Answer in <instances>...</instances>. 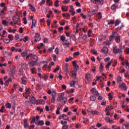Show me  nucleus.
I'll return each mask as SVG.
<instances>
[{
    "label": "nucleus",
    "instance_id": "57",
    "mask_svg": "<svg viewBox=\"0 0 129 129\" xmlns=\"http://www.w3.org/2000/svg\"><path fill=\"white\" fill-rule=\"evenodd\" d=\"M69 13H71V15L72 16H74V15H75V11H73V10H70L69 11Z\"/></svg>",
    "mask_w": 129,
    "mask_h": 129
},
{
    "label": "nucleus",
    "instance_id": "41",
    "mask_svg": "<svg viewBox=\"0 0 129 129\" xmlns=\"http://www.w3.org/2000/svg\"><path fill=\"white\" fill-rule=\"evenodd\" d=\"M98 39L100 41H101V40L104 39V36L101 35L98 37Z\"/></svg>",
    "mask_w": 129,
    "mask_h": 129
},
{
    "label": "nucleus",
    "instance_id": "5",
    "mask_svg": "<svg viewBox=\"0 0 129 129\" xmlns=\"http://www.w3.org/2000/svg\"><path fill=\"white\" fill-rule=\"evenodd\" d=\"M13 22L15 25H18L20 22V17L18 16H14L13 17Z\"/></svg>",
    "mask_w": 129,
    "mask_h": 129
},
{
    "label": "nucleus",
    "instance_id": "23",
    "mask_svg": "<svg viewBox=\"0 0 129 129\" xmlns=\"http://www.w3.org/2000/svg\"><path fill=\"white\" fill-rule=\"evenodd\" d=\"M21 80L22 81V84H23L24 85H26V84H27V78H22L21 79Z\"/></svg>",
    "mask_w": 129,
    "mask_h": 129
},
{
    "label": "nucleus",
    "instance_id": "19",
    "mask_svg": "<svg viewBox=\"0 0 129 129\" xmlns=\"http://www.w3.org/2000/svg\"><path fill=\"white\" fill-rule=\"evenodd\" d=\"M62 45L63 46H66V47H69L70 46V42L68 40H65L63 41Z\"/></svg>",
    "mask_w": 129,
    "mask_h": 129
},
{
    "label": "nucleus",
    "instance_id": "18",
    "mask_svg": "<svg viewBox=\"0 0 129 129\" xmlns=\"http://www.w3.org/2000/svg\"><path fill=\"white\" fill-rule=\"evenodd\" d=\"M11 81H12V78H9L8 80L5 82L4 85H5V86H9V84H10V82H11Z\"/></svg>",
    "mask_w": 129,
    "mask_h": 129
},
{
    "label": "nucleus",
    "instance_id": "16",
    "mask_svg": "<svg viewBox=\"0 0 129 129\" xmlns=\"http://www.w3.org/2000/svg\"><path fill=\"white\" fill-rule=\"evenodd\" d=\"M36 62H37V61L32 60L31 61L28 62V64H29V65H30V67H34V66H36V65H37L36 64Z\"/></svg>",
    "mask_w": 129,
    "mask_h": 129
},
{
    "label": "nucleus",
    "instance_id": "9",
    "mask_svg": "<svg viewBox=\"0 0 129 129\" xmlns=\"http://www.w3.org/2000/svg\"><path fill=\"white\" fill-rule=\"evenodd\" d=\"M19 65L21 66L22 68L23 69H24V70H28L29 67L27 63H23L22 62H20Z\"/></svg>",
    "mask_w": 129,
    "mask_h": 129
},
{
    "label": "nucleus",
    "instance_id": "62",
    "mask_svg": "<svg viewBox=\"0 0 129 129\" xmlns=\"http://www.w3.org/2000/svg\"><path fill=\"white\" fill-rule=\"evenodd\" d=\"M39 101L41 104H45V100H44L43 99H40V100H39Z\"/></svg>",
    "mask_w": 129,
    "mask_h": 129
},
{
    "label": "nucleus",
    "instance_id": "50",
    "mask_svg": "<svg viewBox=\"0 0 129 129\" xmlns=\"http://www.w3.org/2000/svg\"><path fill=\"white\" fill-rule=\"evenodd\" d=\"M35 121H36V118L35 117H32L31 123H34Z\"/></svg>",
    "mask_w": 129,
    "mask_h": 129
},
{
    "label": "nucleus",
    "instance_id": "38",
    "mask_svg": "<svg viewBox=\"0 0 129 129\" xmlns=\"http://www.w3.org/2000/svg\"><path fill=\"white\" fill-rule=\"evenodd\" d=\"M63 70L64 72H68V66L67 64L63 67Z\"/></svg>",
    "mask_w": 129,
    "mask_h": 129
},
{
    "label": "nucleus",
    "instance_id": "33",
    "mask_svg": "<svg viewBox=\"0 0 129 129\" xmlns=\"http://www.w3.org/2000/svg\"><path fill=\"white\" fill-rule=\"evenodd\" d=\"M2 24L4 26H9V24H8L9 23H8L6 20H3Z\"/></svg>",
    "mask_w": 129,
    "mask_h": 129
},
{
    "label": "nucleus",
    "instance_id": "34",
    "mask_svg": "<svg viewBox=\"0 0 129 129\" xmlns=\"http://www.w3.org/2000/svg\"><path fill=\"white\" fill-rule=\"evenodd\" d=\"M75 84H76V81H73L71 82V87H74L75 86Z\"/></svg>",
    "mask_w": 129,
    "mask_h": 129
},
{
    "label": "nucleus",
    "instance_id": "7",
    "mask_svg": "<svg viewBox=\"0 0 129 129\" xmlns=\"http://www.w3.org/2000/svg\"><path fill=\"white\" fill-rule=\"evenodd\" d=\"M120 52V49L119 48H117V46L116 45L114 46L113 47V52L114 54H118Z\"/></svg>",
    "mask_w": 129,
    "mask_h": 129
},
{
    "label": "nucleus",
    "instance_id": "36",
    "mask_svg": "<svg viewBox=\"0 0 129 129\" xmlns=\"http://www.w3.org/2000/svg\"><path fill=\"white\" fill-rule=\"evenodd\" d=\"M8 38L9 39V40L13 41L14 40V37H13L12 35L9 34L8 36Z\"/></svg>",
    "mask_w": 129,
    "mask_h": 129
},
{
    "label": "nucleus",
    "instance_id": "49",
    "mask_svg": "<svg viewBox=\"0 0 129 129\" xmlns=\"http://www.w3.org/2000/svg\"><path fill=\"white\" fill-rule=\"evenodd\" d=\"M60 123H61V124L62 125H67V121H63V120H62V121H60Z\"/></svg>",
    "mask_w": 129,
    "mask_h": 129
},
{
    "label": "nucleus",
    "instance_id": "45",
    "mask_svg": "<svg viewBox=\"0 0 129 129\" xmlns=\"http://www.w3.org/2000/svg\"><path fill=\"white\" fill-rule=\"evenodd\" d=\"M90 99L92 101H94L96 100V97L94 96H92L90 97Z\"/></svg>",
    "mask_w": 129,
    "mask_h": 129
},
{
    "label": "nucleus",
    "instance_id": "22",
    "mask_svg": "<svg viewBox=\"0 0 129 129\" xmlns=\"http://www.w3.org/2000/svg\"><path fill=\"white\" fill-rule=\"evenodd\" d=\"M36 25H37V21L36 20H33L32 21L31 29H33V28H35Z\"/></svg>",
    "mask_w": 129,
    "mask_h": 129
},
{
    "label": "nucleus",
    "instance_id": "26",
    "mask_svg": "<svg viewBox=\"0 0 129 129\" xmlns=\"http://www.w3.org/2000/svg\"><path fill=\"white\" fill-rule=\"evenodd\" d=\"M85 79L87 80V81H89V79H90V74H87L85 76Z\"/></svg>",
    "mask_w": 129,
    "mask_h": 129
},
{
    "label": "nucleus",
    "instance_id": "58",
    "mask_svg": "<svg viewBox=\"0 0 129 129\" xmlns=\"http://www.w3.org/2000/svg\"><path fill=\"white\" fill-rule=\"evenodd\" d=\"M101 104V105H105V104H106V101L105 100H103Z\"/></svg>",
    "mask_w": 129,
    "mask_h": 129
},
{
    "label": "nucleus",
    "instance_id": "6",
    "mask_svg": "<svg viewBox=\"0 0 129 129\" xmlns=\"http://www.w3.org/2000/svg\"><path fill=\"white\" fill-rule=\"evenodd\" d=\"M56 101V92L52 91V98H51V103H55Z\"/></svg>",
    "mask_w": 129,
    "mask_h": 129
},
{
    "label": "nucleus",
    "instance_id": "56",
    "mask_svg": "<svg viewBox=\"0 0 129 129\" xmlns=\"http://www.w3.org/2000/svg\"><path fill=\"white\" fill-rule=\"evenodd\" d=\"M125 64H126V69H129V62L128 61H126L125 62Z\"/></svg>",
    "mask_w": 129,
    "mask_h": 129
},
{
    "label": "nucleus",
    "instance_id": "31",
    "mask_svg": "<svg viewBox=\"0 0 129 129\" xmlns=\"http://www.w3.org/2000/svg\"><path fill=\"white\" fill-rule=\"evenodd\" d=\"M30 10H31L33 12H35V7H34L33 6H32V4H29L28 5Z\"/></svg>",
    "mask_w": 129,
    "mask_h": 129
},
{
    "label": "nucleus",
    "instance_id": "44",
    "mask_svg": "<svg viewBox=\"0 0 129 129\" xmlns=\"http://www.w3.org/2000/svg\"><path fill=\"white\" fill-rule=\"evenodd\" d=\"M59 70H60V67L57 66L54 70H53V72L54 73H56V72L57 71H59Z\"/></svg>",
    "mask_w": 129,
    "mask_h": 129
},
{
    "label": "nucleus",
    "instance_id": "42",
    "mask_svg": "<svg viewBox=\"0 0 129 129\" xmlns=\"http://www.w3.org/2000/svg\"><path fill=\"white\" fill-rule=\"evenodd\" d=\"M27 52L23 51V52H21V54L22 57H25L26 56H27Z\"/></svg>",
    "mask_w": 129,
    "mask_h": 129
},
{
    "label": "nucleus",
    "instance_id": "43",
    "mask_svg": "<svg viewBox=\"0 0 129 129\" xmlns=\"http://www.w3.org/2000/svg\"><path fill=\"white\" fill-rule=\"evenodd\" d=\"M117 82L119 83L120 82H121V77L118 76L117 78Z\"/></svg>",
    "mask_w": 129,
    "mask_h": 129
},
{
    "label": "nucleus",
    "instance_id": "61",
    "mask_svg": "<svg viewBox=\"0 0 129 129\" xmlns=\"http://www.w3.org/2000/svg\"><path fill=\"white\" fill-rule=\"evenodd\" d=\"M15 40H19L20 39V35L18 34H16L15 37Z\"/></svg>",
    "mask_w": 129,
    "mask_h": 129
},
{
    "label": "nucleus",
    "instance_id": "3",
    "mask_svg": "<svg viewBox=\"0 0 129 129\" xmlns=\"http://www.w3.org/2000/svg\"><path fill=\"white\" fill-rule=\"evenodd\" d=\"M95 5H103L104 0H91Z\"/></svg>",
    "mask_w": 129,
    "mask_h": 129
},
{
    "label": "nucleus",
    "instance_id": "27",
    "mask_svg": "<svg viewBox=\"0 0 129 129\" xmlns=\"http://www.w3.org/2000/svg\"><path fill=\"white\" fill-rule=\"evenodd\" d=\"M71 72L72 76H74V77H76V76H77V73L76 71H72Z\"/></svg>",
    "mask_w": 129,
    "mask_h": 129
},
{
    "label": "nucleus",
    "instance_id": "11",
    "mask_svg": "<svg viewBox=\"0 0 129 129\" xmlns=\"http://www.w3.org/2000/svg\"><path fill=\"white\" fill-rule=\"evenodd\" d=\"M69 117H68L67 115H66L65 114H62L59 115V119H62V118H63V119H64V120H67V119H68Z\"/></svg>",
    "mask_w": 129,
    "mask_h": 129
},
{
    "label": "nucleus",
    "instance_id": "64",
    "mask_svg": "<svg viewBox=\"0 0 129 129\" xmlns=\"http://www.w3.org/2000/svg\"><path fill=\"white\" fill-rule=\"evenodd\" d=\"M125 128V129H129V125L128 124H124Z\"/></svg>",
    "mask_w": 129,
    "mask_h": 129
},
{
    "label": "nucleus",
    "instance_id": "28",
    "mask_svg": "<svg viewBox=\"0 0 129 129\" xmlns=\"http://www.w3.org/2000/svg\"><path fill=\"white\" fill-rule=\"evenodd\" d=\"M112 63V60H110L106 65V66H105L106 68H109V67H110V66L111 65Z\"/></svg>",
    "mask_w": 129,
    "mask_h": 129
},
{
    "label": "nucleus",
    "instance_id": "29",
    "mask_svg": "<svg viewBox=\"0 0 129 129\" xmlns=\"http://www.w3.org/2000/svg\"><path fill=\"white\" fill-rule=\"evenodd\" d=\"M111 8L113 11H115V10L117 9V6L115 4H113V5L111 6Z\"/></svg>",
    "mask_w": 129,
    "mask_h": 129
},
{
    "label": "nucleus",
    "instance_id": "40",
    "mask_svg": "<svg viewBox=\"0 0 129 129\" xmlns=\"http://www.w3.org/2000/svg\"><path fill=\"white\" fill-rule=\"evenodd\" d=\"M71 38H72V39L73 40V41H76V36H75V34H72L71 36Z\"/></svg>",
    "mask_w": 129,
    "mask_h": 129
},
{
    "label": "nucleus",
    "instance_id": "17",
    "mask_svg": "<svg viewBox=\"0 0 129 129\" xmlns=\"http://www.w3.org/2000/svg\"><path fill=\"white\" fill-rule=\"evenodd\" d=\"M67 101V98L66 97H63L62 99H60V102L62 105H64Z\"/></svg>",
    "mask_w": 129,
    "mask_h": 129
},
{
    "label": "nucleus",
    "instance_id": "35",
    "mask_svg": "<svg viewBox=\"0 0 129 129\" xmlns=\"http://www.w3.org/2000/svg\"><path fill=\"white\" fill-rule=\"evenodd\" d=\"M6 107H7V108H12V104L10 103H7L6 104Z\"/></svg>",
    "mask_w": 129,
    "mask_h": 129
},
{
    "label": "nucleus",
    "instance_id": "46",
    "mask_svg": "<svg viewBox=\"0 0 129 129\" xmlns=\"http://www.w3.org/2000/svg\"><path fill=\"white\" fill-rule=\"evenodd\" d=\"M24 127L25 128H27V127H29V128H31V127H30V125H29V123H24Z\"/></svg>",
    "mask_w": 129,
    "mask_h": 129
},
{
    "label": "nucleus",
    "instance_id": "15",
    "mask_svg": "<svg viewBox=\"0 0 129 129\" xmlns=\"http://www.w3.org/2000/svg\"><path fill=\"white\" fill-rule=\"evenodd\" d=\"M44 120H39L38 122H35L36 125H44Z\"/></svg>",
    "mask_w": 129,
    "mask_h": 129
},
{
    "label": "nucleus",
    "instance_id": "48",
    "mask_svg": "<svg viewBox=\"0 0 129 129\" xmlns=\"http://www.w3.org/2000/svg\"><path fill=\"white\" fill-rule=\"evenodd\" d=\"M46 3V0H42L41 2H40L39 3V5H40V6H43V5H44V4H45Z\"/></svg>",
    "mask_w": 129,
    "mask_h": 129
},
{
    "label": "nucleus",
    "instance_id": "10",
    "mask_svg": "<svg viewBox=\"0 0 129 129\" xmlns=\"http://www.w3.org/2000/svg\"><path fill=\"white\" fill-rule=\"evenodd\" d=\"M119 87L122 90L126 91V85H125L124 83H120L119 85Z\"/></svg>",
    "mask_w": 129,
    "mask_h": 129
},
{
    "label": "nucleus",
    "instance_id": "14",
    "mask_svg": "<svg viewBox=\"0 0 129 129\" xmlns=\"http://www.w3.org/2000/svg\"><path fill=\"white\" fill-rule=\"evenodd\" d=\"M31 58L33 59V61H34L35 62H37V61H38V56H37L36 54L34 53H32Z\"/></svg>",
    "mask_w": 129,
    "mask_h": 129
},
{
    "label": "nucleus",
    "instance_id": "4",
    "mask_svg": "<svg viewBox=\"0 0 129 129\" xmlns=\"http://www.w3.org/2000/svg\"><path fill=\"white\" fill-rule=\"evenodd\" d=\"M39 41H41V34L40 33H36L34 42L37 43V42H39Z\"/></svg>",
    "mask_w": 129,
    "mask_h": 129
},
{
    "label": "nucleus",
    "instance_id": "63",
    "mask_svg": "<svg viewBox=\"0 0 129 129\" xmlns=\"http://www.w3.org/2000/svg\"><path fill=\"white\" fill-rule=\"evenodd\" d=\"M62 129H68V125H64L62 127Z\"/></svg>",
    "mask_w": 129,
    "mask_h": 129
},
{
    "label": "nucleus",
    "instance_id": "47",
    "mask_svg": "<svg viewBox=\"0 0 129 129\" xmlns=\"http://www.w3.org/2000/svg\"><path fill=\"white\" fill-rule=\"evenodd\" d=\"M97 12H98V10L97 9H95L91 12V13L92 14V15H95V14L97 13Z\"/></svg>",
    "mask_w": 129,
    "mask_h": 129
},
{
    "label": "nucleus",
    "instance_id": "8",
    "mask_svg": "<svg viewBox=\"0 0 129 129\" xmlns=\"http://www.w3.org/2000/svg\"><path fill=\"white\" fill-rule=\"evenodd\" d=\"M91 93L92 94H94V95H96V96H99V93H98V91L96 90V89L93 88L91 90Z\"/></svg>",
    "mask_w": 129,
    "mask_h": 129
},
{
    "label": "nucleus",
    "instance_id": "2",
    "mask_svg": "<svg viewBox=\"0 0 129 129\" xmlns=\"http://www.w3.org/2000/svg\"><path fill=\"white\" fill-rule=\"evenodd\" d=\"M95 5H103L104 0H91Z\"/></svg>",
    "mask_w": 129,
    "mask_h": 129
},
{
    "label": "nucleus",
    "instance_id": "53",
    "mask_svg": "<svg viewBox=\"0 0 129 129\" xmlns=\"http://www.w3.org/2000/svg\"><path fill=\"white\" fill-rule=\"evenodd\" d=\"M65 36L64 35H62L60 37V40L62 41V42H64L65 41Z\"/></svg>",
    "mask_w": 129,
    "mask_h": 129
},
{
    "label": "nucleus",
    "instance_id": "52",
    "mask_svg": "<svg viewBox=\"0 0 129 129\" xmlns=\"http://www.w3.org/2000/svg\"><path fill=\"white\" fill-rule=\"evenodd\" d=\"M30 94V91H29V89H26V92L25 94H24L25 95H29Z\"/></svg>",
    "mask_w": 129,
    "mask_h": 129
},
{
    "label": "nucleus",
    "instance_id": "39",
    "mask_svg": "<svg viewBox=\"0 0 129 129\" xmlns=\"http://www.w3.org/2000/svg\"><path fill=\"white\" fill-rule=\"evenodd\" d=\"M54 7H55L56 8H58V7H59V1L58 0L55 1Z\"/></svg>",
    "mask_w": 129,
    "mask_h": 129
},
{
    "label": "nucleus",
    "instance_id": "24",
    "mask_svg": "<svg viewBox=\"0 0 129 129\" xmlns=\"http://www.w3.org/2000/svg\"><path fill=\"white\" fill-rule=\"evenodd\" d=\"M91 112L92 114H93V115L96 114L97 115H99V114H100V113H99L98 111H96V110H92L91 111Z\"/></svg>",
    "mask_w": 129,
    "mask_h": 129
},
{
    "label": "nucleus",
    "instance_id": "12",
    "mask_svg": "<svg viewBox=\"0 0 129 129\" xmlns=\"http://www.w3.org/2000/svg\"><path fill=\"white\" fill-rule=\"evenodd\" d=\"M64 95V93L63 92L59 93L58 94V97H57L56 99L57 101H60V100H61V99H62V97H63Z\"/></svg>",
    "mask_w": 129,
    "mask_h": 129
},
{
    "label": "nucleus",
    "instance_id": "25",
    "mask_svg": "<svg viewBox=\"0 0 129 129\" xmlns=\"http://www.w3.org/2000/svg\"><path fill=\"white\" fill-rule=\"evenodd\" d=\"M120 23H121V21H120V20L119 19L116 20L115 21V27H116L117 26H118Z\"/></svg>",
    "mask_w": 129,
    "mask_h": 129
},
{
    "label": "nucleus",
    "instance_id": "54",
    "mask_svg": "<svg viewBox=\"0 0 129 129\" xmlns=\"http://www.w3.org/2000/svg\"><path fill=\"white\" fill-rule=\"evenodd\" d=\"M108 97H109V100H112L113 97H112V96L111 95V94L109 93V94H108Z\"/></svg>",
    "mask_w": 129,
    "mask_h": 129
},
{
    "label": "nucleus",
    "instance_id": "59",
    "mask_svg": "<svg viewBox=\"0 0 129 129\" xmlns=\"http://www.w3.org/2000/svg\"><path fill=\"white\" fill-rule=\"evenodd\" d=\"M23 20L24 21L23 23L24 25H27V24H28V22H27V18H23Z\"/></svg>",
    "mask_w": 129,
    "mask_h": 129
},
{
    "label": "nucleus",
    "instance_id": "37",
    "mask_svg": "<svg viewBox=\"0 0 129 129\" xmlns=\"http://www.w3.org/2000/svg\"><path fill=\"white\" fill-rule=\"evenodd\" d=\"M91 34H92V30H88V37H89V38H90V37H91Z\"/></svg>",
    "mask_w": 129,
    "mask_h": 129
},
{
    "label": "nucleus",
    "instance_id": "20",
    "mask_svg": "<svg viewBox=\"0 0 129 129\" xmlns=\"http://www.w3.org/2000/svg\"><path fill=\"white\" fill-rule=\"evenodd\" d=\"M102 52L104 53V54H107L108 53V48L106 46H104L103 47L102 49Z\"/></svg>",
    "mask_w": 129,
    "mask_h": 129
},
{
    "label": "nucleus",
    "instance_id": "60",
    "mask_svg": "<svg viewBox=\"0 0 129 129\" xmlns=\"http://www.w3.org/2000/svg\"><path fill=\"white\" fill-rule=\"evenodd\" d=\"M120 56H119V59H121V55H122V50L121 49H120V52H119Z\"/></svg>",
    "mask_w": 129,
    "mask_h": 129
},
{
    "label": "nucleus",
    "instance_id": "21",
    "mask_svg": "<svg viewBox=\"0 0 129 129\" xmlns=\"http://www.w3.org/2000/svg\"><path fill=\"white\" fill-rule=\"evenodd\" d=\"M104 68V67H103V63L101 62L100 64V67H99V71L100 73H102V72H103Z\"/></svg>",
    "mask_w": 129,
    "mask_h": 129
},
{
    "label": "nucleus",
    "instance_id": "51",
    "mask_svg": "<svg viewBox=\"0 0 129 129\" xmlns=\"http://www.w3.org/2000/svg\"><path fill=\"white\" fill-rule=\"evenodd\" d=\"M114 20H111L108 23V25H114Z\"/></svg>",
    "mask_w": 129,
    "mask_h": 129
},
{
    "label": "nucleus",
    "instance_id": "32",
    "mask_svg": "<svg viewBox=\"0 0 129 129\" xmlns=\"http://www.w3.org/2000/svg\"><path fill=\"white\" fill-rule=\"evenodd\" d=\"M61 109V107H57L56 111L55 112L56 114H60V110Z\"/></svg>",
    "mask_w": 129,
    "mask_h": 129
},
{
    "label": "nucleus",
    "instance_id": "13",
    "mask_svg": "<svg viewBox=\"0 0 129 129\" xmlns=\"http://www.w3.org/2000/svg\"><path fill=\"white\" fill-rule=\"evenodd\" d=\"M106 122H109V123H113V120L110 119L108 117H105L104 118Z\"/></svg>",
    "mask_w": 129,
    "mask_h": 129
},
{
    "label": "nucleus",
    "instance_id": "1",
    "mask_svg": "<svg viewBox=\"0 0 129 129\" xmlns=\"http://www.w3.org/2000/svg\"><path fill=\"white\" fill-rule=\"evenodd\" d=\"M115 38V41L116 43H119L120 42V36L116 32H113L112 35L110 36V39Z\"/></svg>",
    "mask_w": 129,
    "mask_h": 129
},
{
    "label": "nucleus",
    "instance_id": "30",
    "mask_svg": "<svg viewBox=\"0 0 129 129\" xmlns=\"http://www.w3.org/2000/svg\"><path fill=\"white\" fill-rule=\"evenodd\" d=\"M30 71H31L32 74H36V71H37V70L35 68H32L30 69Z\"/></svg>",
    "mask_w": 129,
    "mask_h": 129
},
{
    "label": "nucleus",
    "instance_id": "55",
    "mask_svg": "<svg viewBox=\"0 0 129 129\" xmlns=\"http://www.w3.org/2000/svg\"><path fill=\"white\" fill-rule=\"evenodd\" d=\"M117 64V61L116 60H114L113 63L112 64V67H115Z\"/></svg>",
    "mask_w": 129,
    "mask_h": 129
}]
</instances>
